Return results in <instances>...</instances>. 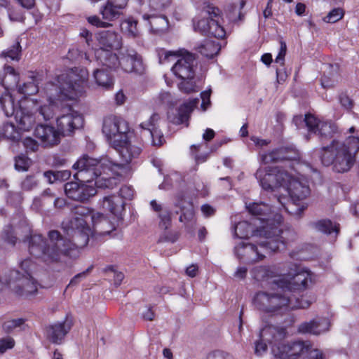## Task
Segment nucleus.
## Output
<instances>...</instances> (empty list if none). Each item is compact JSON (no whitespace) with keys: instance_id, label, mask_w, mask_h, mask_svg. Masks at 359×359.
Here are the masks:
<instances>
[{"instance_id":"nucleus-1","label":"nucleus","mask_w":359,"mask_h":359,"mask_svg":"<svg viewBox=\"0 0 359 359\" xmlns=\"http://www.w3.org/2000/svg\"><path fill=\"white\" fill-rule=\"evenodd\" d=\"M71 213L73 215L69 223L71 233H67L72 236V240L63 237L57 230L48 231V241L41 234H32L28 238L31 255L47 264L58 262L62 256L74 257L77 248L88 244L89 236L92 233L87 222L89 217L95 233L103 236L109 234L114 229L113 224L103 214L93 213L88 207L74 205L71 208Z\"/></svg>"},{"instance_id":"nucleus-2","label":"nucleus","mask_w":359,"mask_h":359,"mask_svg":"<svg viewBox=\"0 0 359 359\" xmlns=\"http://www.w3.org/2000/svg\"><path fill=\"white\" fill-rule=\"evenodd\" d=\"M88 77L86 69L76 67L58 76L57 83H48L44 89L48 103L41 106L38 110L42 118L45 121L53 118L59 111L63 100H75L81 95Z\"/></svg>"},{"instance_id":"nucleus-3","label":"nucleus","mask_w":359,"mask_h":359,"mask_svg":"<svg viewBox=\"0 0 359 359\" xmlns=\"http://www.w3.org/2000/svg\"><path fill=\"white\" fill-rule=\"evenodd\" d=\"M120 144V146H114L113 147L118 152L122 163H115L109 158L98 160L90 158L88 155H83L74 164V168L78 169L76 177L81 180L90 181L102 175L110 177L109 175V172H114L116 169L123 168L125 164L131 163L141 153V148L131 144L128 141V138L125 141L124 144Z\"/></svg>"},{"instance_id":"nucleus-4","label":"nucleus","mask_w":359,"mask_h":359,"mask_svg":"<svg viewBox=\"0 0 359 359\" xmlns=\"http://www.w3.org/2000/svg\"><path fill=\"white\" fill-rule=\"evenodd\" d=\"M359 151V137L349 136L344 142L332 140L320 149L319 156L325 166H332L335 172H348L356 161Z\"/></svg>"},{"instance_id":"nucleus-5","label":"nucleus","mask_w":359,"mask_h":359,"mask_svg":"<svg viewBox=\"0 0 359 359\" xmlns=\"http://www.w3.org/2000/svg\"><path fill=\"white\" fill-rule=\"evenodd\" d=\"M286 332L285 329L273 325L264 327L262 337L267 340L271 346V352L275 358L279 359H297L302 355L308 352L311 344L309 341H284Z\"/></svg>"},{"instance_id":"nucleus-6","label":"nucleus","mask_w":359,"mask_h":359,"mask_svg":"<svg viewBox=\"0 0 359 359\" xmlns=\"http://www.w3.org/2000/svg\"><path fill=\"white\" fill-rule=\"evenodd\" d=\"M276 217L278 221L276 224L267 223L259 233L265 238L263 248H269L273 252L285 249L287 245L297 238V233L293 228L280 226L282 217L280 215H276Z\"/></svg>"},{"instance_id":"nucleus-7","label":"nucleus","mask_w":359,"mask_h":359,"mask_svg":"<svg viewBox=\"0 0 359 359\" xmlns=\"http://www.w3.org/2000/svg\"><path fill=\"white\" fill-rule=\"evenodd\" d=\"M72 168L76 170L74 177L76 180L80 182H69L65 184L64 189L66 196L74 201L85 202L87 201L90 197L95 196L97 193V190L93 185L86 184L84 182H91L95 180V185L98 188H109L112 185V179L111 177H107L105 175L97 176L90 181L81 180L76 177V175L78 172V169Z\"/></svg>"},{"instance_id":"nucleus-8","label":"nucleus","mask_w":359,"mask_h":359,"mask_svg":"<svg viewBox=\"0 0 359 359\" xmlns=\"http://www.w3.org/2000/svg\"><path fill=\"white\" fill-rule=\"evenodd\" d=\"M290 299L283 292V288L256 292L252 298L253 306L266 313H274L287 310Z\"/></svg>"},{"instance_id":"nucleus-9","label":"nucleus","mask_w":359,"mask_h":359,"mask_svg":"<svg viewBox=\"0 0 359 359\" xmlns=\"http://www.w3.org/2000/svg\"><path fill=\"white\" fill-rule=\"evenodd\" d=\"M128 124L125 120L115 116L104 118L102 133L112 147L124 144L128 139Z\"/></svg>"},{"instance_id":"nucleus-10","label":"nucleus","mask_w":359,"mask_h":359,"mask_svg":"<svg viewBox=\"0 0 359 359\" xmlns=\"http://www.w3.org/2000/svg\"><path fill=\"white\" fill-rule=\"evenodd\" d=\"M261 187L266 191H273L278 187H284L287 180H290V174L279 167H270L264 172L258 169L255 173Z\"/></svg>"},{"instance_id":"nucleus-11","label":"nucleus","mask_w":359,"mask_h":359,"mask_svg":"<svg viewBox=\"0 0 359 359\" xmlns=\"http://www.w3.org/2000/svg\"><path fill=\"white\" fill-rule=\"evenodd\" d=\"M264 243L265 241L255 245L242 242L235 247V253L243 262L253 264L264 259L265 253L272 252L269 248H262Z\"/></svg>"},{"instance_id":"nucleus-12","label":"nucleus","mask_w":359,"mask_h":359,"mask_svg":"<svg viewBox=\"0 0 359 359\" xmlns=\"http://www.w3.org/2000/svg\"><path fill=\"white\" fill-rule=\"evenodd\" d=\"M62 110L67 111V114L57 118V131L63 136L70 135L75 129L82 126L83 118L80 114L70 107L62 108Z\"/></svg>"},{"instance_id":"nucleus-13","label":"nucleus","mask_w":359,"mask_h":359,"mask_svg":"<svg viewBox=\"0 0 359 359\" xmlns=\"http://www.w3.org/2000/svg\"><path fill=\"white\" fill-rule=\"evenodd\" d=\"M291 279L286 282L281 278L280 287L287 288L291 291H302L309 287L313 283L314 275L310 271L298 269L294 274L290 273Z\"/></svg>"},{"instance_id":"nucleus-14","label":"nucleus","mask_w":359,"mask_h":359,"mask_svg":"<svg viewBox=\"0 0 359 359\" xmlns=\"http://www.w3.org/2000/svg\"><path fill=\"white\" fill-rule=\"evenodd\" d=\"M119 66L128 73L135 72L141 74L144 71L141 55L133 49H126L120 52Z\"/></svg>"},{"instance_id":"nucleus-15","label":"nucleus","mask_w":359,"mask_h":359,"mask_svg":"<svg viewBox=\"0 0 359 359\" xmlns=\"http://www.w3.org/2000/svg\"><path fill=\"white\" fill-rule=\"evenodd\" d=\"M220 14L221 11L217 7L212 5L208 0H204L202 7L201 18H194L193 20L194 31L205 36L208 30H209L211 17L220 18Z\"/></svg>"},{"instance_id":"nucleus-16","label":"nucleus","mask_w":359,"mask_h":359,"mask_svg":"<svg viewBox=\"0 0 359 359\" xmlns=\"http://www.w3.org/2000/svg\"><path fill=\"white\" fill-rule=\"evenodd\" d=\"M159 118L158 114H153L148 121L140 125L142 128L141 135L151 138L154 146H161L165 141L163 134L156 127Z\"/></svg>"},{"instance_id":"nucleus-17","label":"nucleus","mask_w":359,"mask_h":359,"mask_svg":"<svg viewBox=\"0 0 359 359\" xmlns=\"http://www.w3.org/2000/svg\"><path fill=\"white\" fill-rule=\"evenodd\" d=\"M195 57L193 54L187 53L177 60L172 67L173 73L182 80L194 79Z\"/></svg>"},{"instance_id":"nucleus-18","label":"nucleus","mask_w":359,"mask_h":359,"mask_svg":"<svg viewBox=\"0 0 359 359\" xmlns=\"http://www.w3.org/2000/svg\"><path fill=\"white\" fill-rule=\"evenodd\" d=\"M284 188L287 190L294 203L305 199L310 194V189L306 183L290 175V180H287Z\"/></svg>"},{"instance_id":"nucleus-19","label":"nucleus","mask_w":359,"mask_h":359,"mask_svg":"<svg viewBox=\"0 0 359 359\" xmlns=\"http://www.w3.org/2000/svg\"><path fill=\"white\" fill-rule=\"evenodd\" d=\"M72 326V321L67 318L63 322L50 325L46 327V337L52 343L60 344L71 330Z\"/></svg>"},{"instance_id":"nucleus-20","label":"nucleus","mask_w":359,"mask_h":359,"mask_svg":"<svg viewBox=\"0 0 359 359\" xmlns=\"http://www.w3.org/2000/svg\"><path fill=\"white\" fill-rule=\"evenodd\" d=\"M34 135L41 140L44 147H52L60 141V133L54 127L39 124L34 130Z\"/></svg>"},{"instance_id":"nucleus-21","label":"nucleus","mask_w":359,"mask_h":359,"mask_svg":"<svg viewBox=\"0 0 359 359\" xmlns=\"http://www.w3.org/2000/svg\"><path fill=\"white\" fill-rule=\"evenodd\" d=\"M199 102L198 98L190 99L181 104L177 110L176 115L168 114V119L170 122L175 125L186 123V126H189L188 121L191 114L197 107Z\"/></svg>"},{"instance_id":"nucleus-22","label":"nucleus","mask_w":359,"mask_h":359,"mask_svg":"<svg viewBox=\"0 0 359 359\" xmlns=\"http://www.w3.org/2000/svg\"><path fill=\"white\" fill-rule=\"evenodd\" d=\"M174 206L180 209L176 210L175 213L181 212L179 220L180 222L187 225L194 221L195 212L192 203L187 202L184 200V196L182 193H179L175 196Z\"/></svg>"},{"instance_id":"nucleus-23","label":"nucleus","mask_w":359,"mask_h":359,"mask_svg":"<svg viewBox=\"0 0 359 359\" xmlns=\"http://www.w3.org/2000/svg\"><path fill=\"white\" fill-rule=\"evenodd\" d=\"M20 272L15 271L11 273V276L15 278L18 283L15 287L16 294L20 296H28L37 291V282L32 276H22L20 277Z\"/></svg>"},{"instance_id":"nucleus-24","label":"nucleus","mask_w":359,"mask_h":359,"mask_svg":"<svg viewBox=\"0 0 359 359\" xmlns=\"http://www.w3.org/2000/svg\"><path fill=\"white\" fill-rule=\"evenodd\" d=\"M252 275L257 281L271 283L280 287L281 277L271 266H256L252 270Z\"/></svg>"},{"instance_id":"nucleus-25","label":"nucleus","mask_w":359,"mask_h":359,"mask_svg":"<svg viewBox=\"0 0 359 359\" xmlns=\"http://www.w3.org/2000/svg\"><path fill=\"white\" fill-rule=\"evenodd\" d=\"M330 323L327 318H317L299 325L298 331L300 333L320 334L329 330Z\"/></svg>"},{"instance_id":"nucleus-26","label":"nucleus","mask_w":359,"mask_h":359,"mask_svg":"<svg viewBox=\"0 0 359 359\" xmlns=\"http://www.w3.org/2000/svg\"><path fill=\"white\" fill-rule=\"evenodd\" d=\"M100 48L118 49L121 47V36L114 31L107 30L98 33Z\"/></svg>"},{"instance_id":"nucleus-27","label":"nucleus","mask_w":359,"mask_h":359,"mask_svg":"<svg viewBox=\"0 0 359 359\" xmlns=\"http://www.w3.org/2000/svg\"><path fill=\"white\" fill-rule=\"evenodd\" d=\"M95 56L98 64L109 69H116L119 67L120 56L112 53L109 49L99 48L96 50Z\"/></svg>"},{"instance_id":"nucleus-28","label":"nucleus","mask_w":359,"mask_h":359,"mask_svg":"<svg viewBox=\"0 0 359 359\" xmlns=\"http://www.w3.org/2000/svg\"><path fill=\"white\" fill-rule=\"evenodd\" d=\"M142 18L148 22L150 31L154 34H162L168 29V20L165 15L144 14Z\"/></svg>"},{"instance_id":"nucleus-29","label":"nucleus","mask_w":359,"mask_h":359,"mask_svg":"<svg viewBox=\"0 0 359 359\" xmlns=\"http://www.w3.org/2000/svg\"><path fill=\"white\" fill-rule=\"evenodd\" d=\"M248 212L255 216L260 217V220L262 222H266V225L268 224H272L273 222L269 219V215L271 213V207L263 202H254L249 203L246 205Z\"/></svg>"},{"instance_id":"nucleus-30","label":"nucleus","mask_w":359,"mask_h":359,"mask_svg":"<svg viewBox=\"0 0 359 359\" xmlns=\"http://www.w3.org/2000/svg\"><path fill=\"white\" fill-rule=\"evenodd\" d=\"M151 210L157 214L160 219L159 225L161 227L167 229L171 224V211L169 208L163 204L158 203L156 200L150 201Z\"/></svg>"},{"instance_id":"nucleus-31","label":"nucleus","mask_w":359,"mask_h":359,"mask_svg":"<svg viewBox=\"0 0 359 359\" xmlns=\"http://www.w3.org/2000/svg\"><path fill=\"white\" fill-rule=\"evenodd\" d=\"M289 151V148L281 147L276 149L272 151L262 154L260 161L264 164H269L271 163H276L282 161H292L295 158L294 156H286Z\"/></svg>"},{"instance_id":"nucleus-32","label":"nucleus","mask_w":359,"mask_h":359,"mask_svg":"<svg viewBox=\"0 0 359 359\" xmlns=\"http://www.w3.org/2000/svg\"><path fill=\"white\" fill-rule=\"evenodd\" d=\"M123 6L115 5L114 1L107 0V1L101 6L100 13L102 19L107 21H114L123 15Z\"/></svg>"},{"instance_id":"nucleus-33","label":"nucleus","mask_w":359,"mask_h":359,"mask_svg":"<svg viewBox=\"0 0 359 359\" xmlns=\"http://www.w3.org/2000/svg\"><path fill=\"white\" fill-rule=\"evenodd\" d=\"M255 224L252 225L247 221L239 222L234 227V235L239 238H248L250 236H261L259 233L263 226L255 229Z\"/></svg>"},{"instance_id":"nucleus-34","label":"nucleus","mask_w":359,"mask_h":359,"mask_svg":"<svg viewBox=\"0 0 359 359\" xmlns=\"http://www.w3.org/2000/svg\"><path fill=\"white\" fill-rule=\"evenodd\" d=\"M5 76L0 81V83L5 88L6 92L18 87L20 81L19 74L15 69L10 65L4 66Z\"/></svg>"},{"instance_id":"nucleus-35","label":"nucleus","mask_w":359,"mask_h":359,"mask_svg":"<svg viewBox=\"0 0 359 359\" xmlns=\"http://www.w3.org/2000/svg\"><path fill=\"white\" fill-rule=\"evenodd\" d=\"M31 81L24 83L22 85H18V92L20 94L26 95H32L39 91V84L42 81L41 76L36 73L29 76Z\"/></svg>"},{"instance_id":"nucleus-36","label":"nucleus","mask_w":359,"mask_h":359,"mask_svg":"<svg viewBox=\"0 0 359 359\" xmlns=\"http://www.w3.org/2000/svg\"><path fill=\"white\" fill-rule=\"evenodd\" d=\"M102 207L113 215H117L123 210L124 202L119 196H105L103 198Z\"/></svg>"},{"instance_id":"nucleus-37","label":"nucleus","mask_w":359,"mask_h":359,"mask_svg":"<svg viewBox=\"0 0 359 359\" xmlns=\"http://www.w3.org/2000/svg\"><path fill=\"white\" fill-rule=\"evenodd\" d=\"M220 48L218 43L211 40H205L198 45L196 50L204 57L211 59L219 53Z\"/></svg>"},{"instance_id":"nucleus-38","label":"nucleus","mask_w":359,"mask_h":359,"mask_svg":"<svg viewBox=\"0 0 359 359\" xmlns=\"http://www.w3.org/2000/svg\"><path fill=\"white\" fill-rule=\"evenodd\" d=\"M94 78L98 86L106 89H110L114 85L112 76L105 69L95 70Z\"/></svg>"},{"instance_id":"nucleus-39","label":"nucleus","mask_w":359,"mask_h":359,"mask_svg":"<svg viewBox=\"0 0 359 359\" xmlns=\"http://www.w3.org/2000/svg\"><path fill=\"white\" fill-rule=\"evenodd\" d=\"M312 226L319 231L326 234L335 233L336 236L339 233V226L337 224H333L330 219H321L313 222Z\"/></svg>"},{"instance_id":"nucleus-40","label":"nucleus","mask_w":359,"mask_h":359,"mask_svg":"<svg viewBox=\"0 0 359 359\" xmlns=\"http://www.w3.org/2000/svg\"><path fill=\"white\" fill-rule=\"evenodd\" d=\"M337 132L338 128L334 123L322 121L321 123H318L316 134H318L323 140L324 139L332 138Z\"/></svg>"},{"instance_id":"nucleus-41","label":"nucleus","mask_w":359,"mask_h":359,"mask_svg":"<svg viewBox=\"0 0 359 359\" xmlns=\"http://www.w3.org/2000/svg\"><path fill=\"white\" fill-rule=\"evenodd\" d=\"M15 118L18 123L20 130L28 131L29 130L35 123V119L33 115L29 114H24L22 111H17Z\"/></svg>"},{"instance_id":"nucleus-42","label":"nucleus","mask_w":359,"mask_h":359,"mask_svg":"<svg viewBox=\"0 0 359 359\" xmlns=\"http://www.w3.org/2000/svg\"><path fill=\"white\" fill-rule=\"evenodd\" d=\"M0 105L6 116L15 115L14 102L8 92H5L0 97Z\"/></svg>"},{"instance_id":"nucleus-43","label":"nucleus","mask_w":359,"mask_h":359,"mask_svg":"<svg viewBox=\"0 0 359 359\" xmlns=\"http://www.w3.org/2000/svg\"><path fill=\"white\" fill-rule=\"evenodd\" d=\"M219 18L211 17L209 30H208L205 36H213L217 39H223L225 36V30L219 24Z\"/></svg>"},{"instance_id":"nucleus-44","label":"nucleus","mask_w":359,"mask_h":359,"mask_svg":"<svg viewBox=\"0 0 359 359\" xmlns=\"http://www.w3.org/2000/svg\"><path fill=\"white\" fill-rule=\"evenodd\" d=\"M0 133L6 139L17 142L21 138L20 133L15 128L13 123H4L1 130Z\"/></svg>"},{"instance_id":"nucleus-45","label":"nucleus","mask_w":359,"mask_h":359,"mask_svg":"<svg viewBox=\"0 0 359 359\" xmlns=\"http://www.w3.org/2000/svg\"><path fill=\"white\" fill-rule=\"evenodd\" d=\"M21 54V46L19 41H15L8 50L1 53V56L7 60L19 61Z\"/></svg>"},{"instance_id":"nucleus-46","label":"nucleus","mask_w":359,"mask_h":359,"mask_svg":"<svg viewBox=\"0 0 359 359\" xmlns=\"http://www.w3.org/2000/svg\"><path fill=\"white\" fill-rule=\"evenodd\" d=\"M8 17L11 22H24L25 15L22 9L11 4L7 8Z\"/></svg>"},{"instance_id":"nucleus-47","label":"nucleus","mask_w":359,"mask_h":359,"mask_svg":"<svg viewBox=\"0 0 359 359\" xmlns=\"http://www.w3.org/2000/svg\"><path fill=\"white\" fill-rule=\"evenodd\" d=\"M121 27V29L128 32L130 36L135 37L139 34L137 21L133 18H128L123 20Z\"/></svg>"},{"instance_id":"nucleus-48","label":"nucleus","mask_w":359,"mask_h":359,"mask_svg":"<svg viewBox=\"0 0 359 359\" xmlns=\"http://www.w3.org/2000/svg\"><path fill=\"white\" fill-rule=\"evenodd\" d=\"M290 304L287 306V309H306L308 308L311 304L312 301L302 297L299 298L289 297Z\"/></svg>"},{"instance_id":"nucleus-49","label":"nucleus","mask_w":359,"mask_h":359,"mask_svg":"<svg viewBox=\"0 0 359 359\" xmlns=\"http://www.w3.org/2000/svg\"><path fill=\"white\" fill-rule=\"evenodd\" d=\"M193 79L182 80L178 85L180 91L187 94L198 91L196 83Z\"/></svg>"},{"instance_id":"nucleus-50","label":"nucleus","mask_w":359,"mask_h":359,"mask_svg":"<svg viewBox=\"0 0 359 359\" xmlns=\"http://www.w3.org/2000/svg\"><path fill=\"white\" fill-rule=\"evenodd\" d=\"M245 0H241L239 6L233 7V11L229 13V18L233 21H241L244 18L245 13L241 11L245 5Z\"/></svg>"},{"instance_id":"nucleus-51","label":"nucleus","mask_w":359,"mask_h":359,"mask_svg":"<svg viewBox=\"0 0 359 359\" xmlns=\"http://www.w3.org/2000/svg\"><path fill=\"white\" fill-rule=\"evenodd\" d=\"M304 121L307 126L309 130L315 134L317 133L318 128V123H321L322 121L318 120L314 116L311 114H306L304 118Z\"/></svg>"},{"instance_id":"nucleus-52","label":"nucleus","mask_w":359,"mask_h":359,"mask_svg":"<svg viewBox=\"0 0 359 359\" xmlns=\"http://www.w3.org/2000/svg\"><path fill=\"white\" fill-rule=\"evenodd\" d=\"M344 13L341 8H334L325 18L324 21L327 23H334L344 17Z\"/></svg>"},{"instance_id":"nucleus-53","label":"nucleus","mask_w":359,"mask_h":359,"mask_svg":"<svg viewBox=\"0 0 359 359\" xmlns=\"http://www.w3.org/2000/svg\"><path fill=\"white\" fill-rule=\"evenodd\" d=\"M25 323L23 318L12 319L4 322L2 325L3 330L6 332H11L16 327H20Z\"/></svg>"},{"instance_id":"nucleus-54","label":"nucleus","mask_w":359,"mask_h":359,"mask_svg":"<svg viewBox=\"0 0 359 359\" xmlns=\"http://www.w3.org/2000/svg\"><path fill=\"white\" fill-rule=\"evenodd\" d=\"M38 186V181L34 175L27 176L21 182V188L23 191H29Z\"/></svg>"},{"instance_id":"nucleus-55","label":"nucleus","mask_w":359,"mask_h":359,"mask_svg":"<svg viewBox=\"0 0 359 359\" xmlns=\"http://www.w3.org/2000/svg\"><path fill=\"white\" fill-rule=\"evenodd\" d=\"M3 238L5 241L15 245L17 242V237L15 236L13 228L11 225L6 226L3 230Z\"/></svg>"},{"instance_id":"nucleus-56","label":"nucleus","mask_w":359,"mask_h":359,"mask_svg":"<svg viewBox=\"0 0 359 359\" xmlns=\"http://www.w3.org/2000/svg\"><path fill=\"white\" fill-rule=\"evenodd\" d=\"M87 20L90 25L99 28H107L111 26V23L102 20L97 15L89 16Z\"/></svg>"},{"instance_id":"nucleus-57","label":"nucleus","mask_w":359,"mask_h":359,"mask_svg":"<svg viewBox=\"0 0 359 359\" xmlns=\"http://www.w3.org/2000/svg\"><path fill=\"white\" fill-rule=\"evenodd\" d=\"M14 345L15 341L11 337L0 339V353H5L8 349L12 348Z\"/></svg>"},{"instance_id":"nucleus-58","label":"nucleus","mask_w":359,"mask_h":359,"mask_svg":"<svg viewBox=\"0 0 359 359\" xmlns=\"http://www.w3.org/2000/svg\"><path fill=\"white\" fill-rule=\"evenodd\" d=\"M210 95V89L201 93V98L202 100L201 108L203 111H205L211 105Z\"/></svg>"},{"instance_id":"nucleus-59","label":"nucleus","mask_w":359,"mask_h":359,"mask_svg":"<svg viewBox=\"0 0 359 359\" xmlns=\"http://www.w3.org/2000/svg\"><path fill=\"white\" fill-rule=\"evenodd\" d=\"M264 328L261 330L260 333H259V341H257L255 343V352L257 355H262L264 353H265L267 350V345H266V343H269V344H271L267 340H264L262 339L261 334H262V332L263 331Z\"/></svg>"},{"instance_id":"nucleus-60","label":"nucleus","mask_w":359,"mask_h":359,"mask_svg":"<svg viewBox=\"0 0 359 359\" xmlns=\"http://www.w3.org/2000/svg\"><path fill=\"white\" fill-rule=\"evenodd\" d=\"M206 359H234L229 353L216 350L208 354Z\"/></svg>"},{"instance_id":"nucleus-61","label":"nucleus","mask_w":359,"mask_h":359,"mask_svg":"<svg viewBox=\"0 0 359 359\" xmlns=\"http://www.w3.org/2000/svg\"><path fill=\"white\" fill-rule=\"evenodd\" d=\"M339 101L342 107L346 110H351L353 107V100L346 93H341L339 95Z\"/></svg>"},{"instance_id":"nucleus-62","label":"nucleus","mask_w":359,"mask_h":359,"mask_svg":"<svg viewBox=\"0 0 359 359\" xmlns=\"http://www.w3.org/2000/svg\"><path fill=\"white\" fill-rule=\"evenodd\" d=\"M134 195V191L130 186H123L119 190V197L123 200H130Z\"/></svg>"},{"instance_id":"nucleus-63","label":"nucleus","mask_w":359,"mask_h":359,"mask_svg":"<svg viewBox=\"0 0 359 359\" xmlns=\"http://www.w3.org/2000/svg\"><path fill=\"white\" fill-rule=\"evenodd\" d=\"M22 142L27 151H36L38 149L39 144L32 137H25Z\"/></svg>"},{"instance_id":"nucleus-64","label":"nucleus","mask_w":359,"mask_h":359,"mask_svg":"<svg viewBox=\"0 0 359 359\" xmlns=\"http://www.w3.org/2000/svg\"><path fill=\"white\" fill-rule=\"evenodd\" d=\"M280 50L277 57H276L275 62L279 63L280 65H284L285 56L287 51V45L285 41H280Z\"/></svg>"}]
</instances>
